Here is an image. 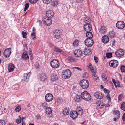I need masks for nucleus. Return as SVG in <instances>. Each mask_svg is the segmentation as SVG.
<instances>
[{"instance_id": "4", "label": "nucleus", "mask_w": 125, "mask_h": 125, "mask_svg": "<svg viewBox=\"0 0 125 125\" xmlns=\"http://www.w3.org/2000/svg\"><path fill=\"white\" fill-rule=\"evenodd\" d=\"M50 65L52 68H57L59 67L60 65L59 61L57 60L53 59L51 61Z\"/></svg>"}, {"instance_id": "2", "label": "nucleus", "mask_w": 125, "mask_h": 125, "mask_svg": "<svg viewBox=\"0 0 125 125\" xmlns=\"http://www.w3.org/2000/svg\"><path fill=\"white\" fill-rule=\"evenodd\" d=\"M81 96L82 99L85 100H89L91 99L90 95L87 91H84L81 94Z\"/></svg>"}, {"instance_id": "50", "label": "nucleus", "mask_w": 125, "mask_h": 125, "mask_svg": "<svg viewBox=\"0 0 125 125\" xmlns=\"http://www.w3.org/2000/svg\"><path fill=\"white\" fill-rule=\"evenodd\" d=\"M121 70L122 72H125V66L123 65L121 68Z\"/></svg>"}, {"instance_id": "33", "label": "nucleus", "mask_w": 125, "mask_h": 125, "mask_svg": "<svg viewBox=\"0 0 125 125\" xmlns=\"http://www.w3.org/2000/svg\"><path fill=\"white\" fill-rule=\"evenodd\" d=\"M101 77L103 81L106 82L107 81L106 76L104 73H103L102 74Z\"/></svg>"}, {"instance_id": "64", "label": "nucleus", "mask_w": 125, "mask_h": 125, "mask_svg": "<svg viewBox=\"0 0 125 125\" xmlns=\"http://www.w3.org/2000/svg\"><path fill=\"white\" fill-rule=\"evenodd\" d=\"M112 44L113 45H115V40H113L112 41Z\"/></svg>"}, {"instance_id": "38", "label": "nucleus", "mask_w": 125, "mask_h": 125, "mask_svg": "<svg viewBox=\"0 0 125 125\" xmlns=\"http://www.w3.org/2000/svg\"><path fill=\"white\" fill-rule=\"evenodd\" d=\"M96 73H94L93 74V78L95 80H96L97 81H99V78L98 77V76L95 74Z\"/></svg>"}, {"instance_id": "45", "label": "nucleus", "mask_w": 125, "mask_h": 125, "mask_svg": "<svg viewBox=\"0 0 125 125\" xmlns=\"http://www.w3.org/2000/svg\"><path fill=\"white\" fill-rule=\"evenodd\" d=\"M44 3L46 4L49 3L51 2L52 0H42Z\"/></svg>"}, {"instance_id": "55", "label": "nucleus", "mask_w": 125, "mask_h": 125, "mask_svg": "<svg viewBox=\"0 0 125 125\" xmlns=\"http://www.w3.org/2000/svg\"><path fill=\"white\" fill-rule=\"evenodd\" d=\"M112 81L113 82V83H114L115 86L116 87H117V86L116 84V82L115 81V79H112Z\"/></svg>"}, {"instance_id": "59", "label": "nucleus", "mask_w": 125, "mask_h": 125, "mask_svg": "<svg viewBox=\"0 0 125 125\" xmlns=\"http://www.w3.org/2000/svg\"><path fill=\"white\" fill-rule=\"evenodd\" d=\"M25 120V119L24 117H23L22 120V125H25V123L24 122V120Z\"/></svg>"}, {"instance_id": "34", "label": "nucleus", "mask_w": 125, "mask_h": 125, "mask_svg": "<svg viewBox=\"0 0 125 125\" xmlns=\"http://www.w3.org/2000/svg\"><path fill=\"white\" fill-rule=\"evenodd\" d=\"M68 60L69 61L72 62H74L76 61V59L72 56H69L68 58Z\"/></svg>"}, {"instance_id": "23", "label": "nucleus", "mask_w": 125, "mask_h": 125, "mask_svg": "<svg viewBox=\"0 0 125 125\" xmlns=\"http://www.w3.org/2000/svg\"><path fill=\"white\" fill-rule=\"evenodd\" d=\"M76 111L78 113V115H81L83 114V109L80 107H77Z\"/></svg>"}, {"instance_id": "16", "label": "nucleus", "mask_w": 125, "mask_h": 125, "mask_svg": "<svg viewBox=\"0 0 125 125\" xmlns=\"http://www.w3.org/2000/svg\"><path fill=\"white\" fill-rule=\"evenodd\" d=\"M70 116L73 119L76 118L78 115V113L75 111H72L70 113Z\"/></svg>"}, {"instance_id": "22", "label": "nucleus", "mask_w": 125, "mask_h": 125, "mask_svg": "<svg viewBox=\"0 0 125 125\" xmlns=\"http://www.w3.org/2000/svg\"><path fill=\"white\" fill-rule=\"evenodd\" d=\"M108 36L110 38H113L116 37L115 32L113 31H110L108 34Z\"/></svg>"}, {"instance_id": "53", "label": "nucleus", "mask_w": 125, "mask_h": 125, "mask_svg": "<svg viewBox=\"0 0 125 125\" xmlns=\"http://www.w3.org/2000/svg\"><path fill=\"white\" fill-rule=\"evenodd\" d=\"M22 35H23V37L24 38H26V36L27 35V33L26 32H24L23 31L22 32Z\"/></svg>"}, {"instance_id": "10", "label": "nucleus", "mask_w": 125, "mask_h": 125, "mask_svg": "<svg viewBox=\"0 0 125 125\" xmlns=\"http://www.w3.org/2000/svg\"><path fill=\"white\" fill-rule=\"evenodd\" d=\"M104 94L99 92H96L94 93V96L97 99H101L104 96Z\"/></svg>"}, {"instance_id": "51", "label": "nucleus", "mask_w": 125, "mask_h": 125, "mask_svg": "<svg viewBox=\"0 0 125 125\" xmlns=\"http://www.w3.org/2000/svg\"><path fill=\"white\" fill-rule=\"evenodd\" d=\"M5 121L4 120H0V125H5Z\"/></svg>"}, {"instance_id": "52", "label": "nucleus", "mask_w": 125, "mask_h": 125, "mask_svg": "<svg viewBox=\"0 0 125 125\" xmlns=\"http://www.w3.org/2000/svg\"><path fill=\"white\" fill-rule=\"evenodd\" d=\"M31 36L32 38L33 39H35L36 37L35 33V32H33L31 34Z\"/></svg>"}, {"instance_id": "27", "label": "nucleus", "mask_w": 125, "mask_h": 125, "mask_svg": "<svg viewBox=\"0 0 125 125\" xmlns=\"http://www.w3.org/2000/svg\"><path fill=\"white\" fill-rule=\"evenodd\" d=\"M45 109V113L48 114H51L52 112V109L50 107H48Z\"/></svg>"}, {"instance_id": "28", "label": "nucleus", "mask_w": 125, "mask_h": 125, "mask_svg": "<svg viewBox=\"0 0 125 125\" xmlns=\"http://www.w3.org/2000/svg\"><path fill=\"white\" fill-rule=\"evenodd\" d=\"M82 98L81 96L76 95L74 98V100L75 101L77 102H79L81 100Z\"/></svg>"}, {"instance_id": "35", "label": "nucleus", "mask_w": 125, "mask_h": 125, "mask_svg": "<svg viewBox=\"0 0 125 125\" xmlns=\"http://www.w3.org/2000/svg\"><path fill=\"white\" fill-rule=\"evenodd\" d=\"M79 41L78 40H75L73 43V45L74 47H76L79 44Z\"/></svg>"}, {"instance_id": "19", "label": "nucleus", "mask_w": 125, "mask_h": 125, "mask_svg": "<svg viewBox=\"0 0 125 125\" xmlns=\"http://www.w3.org/2000/svg\"><path fill=\"white\" fill-rule=\"evenodd\" d=\"M46 16L47 17L46 18H50L54 16L53 12L51 10L47 11L46 13Z\"/></svg>"}, {"instance_id": "20", "label": "nucleus", "mask_w": 125, "mask_h": 125, "mask_svg": "<svg viewBox=\"0 0 125 125\" xmlns=\"http://www.w3.org/2000/svg\"><path fill=\"white\" fill-rule=\"evenodd\" d=\"M15 66L14 64L12 63L10 64L8 66V69L10 72L13 71L15 68Z\"/></svg>"}, {"instance_id": "40", "label": "nucleus", "mask_w": 125, "mask_h": 125, "mask_svg": "<svg viewBox=\"0 0 125 125\" xmlns=\"http://www.w3.org/2000/svg\"><path fill=\"white\" fill-rule=\"evenodd\" d=\"M121 108L123 110L125 111V102H123L122 103Z\"/></svg>"}, {"instance_id": "24", "label": "nucleus", "mask_w": 125, "mask_h": 125, "mask_svg": "<svg viewBox=\"0 0 125 125\" xmlns=\"http://www.w3.org/2000/svg\"><path fill=\"white\" fill-rule=\"evenodd\" d=\"M47 103L45 102L42 103L40 105V107L41 108L43 109H45L48 107Z\"/></svg>"}, {"instance_id": "43", "label": "nucleus", "mask_w": 125, "mask_h": 125, "mask_svg": "<svg viewBox=\"0 0 125 125\" xmlns=\"http://www.w3.org/2000/svg\"><path fill=\"white\" fill-rule=\"evenodd\" d=\"M116 84L117 86V87H120L122 88H124V86H123L120 84V83L118 82L116 83Z\"/></svg>"}, {"instance_id": "37", "label": "nucleus", "mask_w": 125, "mask_h": 125, "mask_svg": "<svg viewBox=\"0 0 125 125\" xmlns=\"http://www.w3.org/2000/svg\"><path fill=\"white\" fill-rule=\"evenodd\" d=\"M46 78V76L44 75H41L40 76V80L42 81H44Z\"/></svg>"}, {"instance_id": "1", "label": "nucleus", "mask_w": 125, "mask_h": 125, "mask_svg": "<svg viewBox=\"0 0 125 125\" xmlns=\"http://www.w3.org/2000/svg\"><path fill=\"white\" fill-rule=\"evenodd\" d=\"M79 83L81 86L84 89L87 88L89 85L88 81L85 79H83Z\"/></svg>"}, {"instance_id": "14", "label": "nucleus", "mask_w": 125, "mask_h": 125, "mask_svg": "<svg viewBox=\"0 0 125 125\" xmlns=\"http://www.w3.org/2000/svg\"><path fill=\"white\" fill-rule=\"evenodd\" d=\"M74 53L76 57H79L81 56L82 55L81 51L80 50H76L74 52Z\"/></svg>"}, {"instance_id": "18", "label": "nucleus", "mask_w": 125, "mask_h": 125, "mask_svg": "<svg viewBox=\"0 0 125 125\" xmlns=\"http://www.w3.org/2000/svg\"><path fill=\"white\" fill-rule=\"evenodd\" d=\"M59 77L58 73V72L54 73L52 77L51 80L53 81H54L57 80Z\"/></svg>"}, {"instance_id": "15", "label": "nucleus", "mask_w": 125, "mask_h": 125, "mask_svg": "<svg viewBox=\"0 0 125 125\" xmlns=\"http://www.w3.org/2000/svg\"><path fill=\"white\" fill-rule=\"evenodd\" d=\"M84 28L86 31L89 32L91 31L92 28L91 25L89 23H88L85 25Z\"/></svg>"}, {"instance_id": "58", "label": "nucleus", "mask_w": 125, "mask_h": 125, "mask_svg": "<svg viewBox=\"0 0 125 125\" xmlns=\"http://www.w3.org/2000/svg\"><path fill=\"white\" fill-rule=\"evenodd\" d=\"M53 3H54L53 5L55 6H56L58 4V2L57 1H53Z\"/></svg>"}, {"instance_id": "42", "label": "nucleus", "mask_w": 125, "mask_h": 125, "mask_svg": "<svg viewBox=\"0 0 125 125\" xmlns=\"http://www.w3.org/2000/svg\"><path fill=\"white\" fill-rule=\"evenodd\" d=\"M19 116V118L17 119L16 120V121L17 123L19 124L21 123L22 118L20 116Z\"/></svg>"}, {"instance_id": "62", "label": "nucleus", "mask_w": 125, "mask_h": 125, "mask_svg": "<svg viewBox=\"0 0 125 125\" xmlns=\"http://www.w3.org/2000/svg\"><path fill=\"white\" fill-rule=\"evenodd\" d=\"M36 118L37 119H39L41 118V116L39 115H37L36 116Z\"/></svg>"}, {"instance_id": "26", "label": "nucleus", "mask_w": 125, "mask_h": 125, "mask_svg": "<svg viewBox=\"0 0 125 125\" xmlns=\"http://www.w3.org/2000/svg\"><path fill=\"white\" fill-rule=\"evenodd\" d=\"M22 58L25 60H27L29 58V56L26 52H24L23 53L22 55Z\"/></svg>"}, {"instance_id": "9", "label": "nucleus", "mask_w": 125, "mask_h": 125, "mask_svg": "<svg viewBox=\"0 0 125 125\" xmlns=\"http://www.w3.org/2000/svg\"><path fill=\"white\" fill-rule=\"evenodd\" d=\"M45 100L46 101L49 102L51 101L53 99V95L50 93H48L45 96Z\"/></svg>"}, {"instance_id": "8", "label": "nucleus", "mask_w": 125, "mask_h": 125, "mask_svg": "<svg viewBox=\"0 0 125 125\" xmlns=\"http://www.w3.org/2000/svg\"><path fill=\"white\" fill-rule=\"evenodd\" d=\"M109 65L111 67L115 68L118 66V61L116 60H111L109 62Z\"/></svg>"}, {"instance_id": "54", "label": "nucleus", "mask_w": 125, "mask_h": 125, "mask_svg": "<svg viewBox=\"0 0 125 125\" xmlns=\"http://www.w3.org/2000/svg\"><path fill=\"white\" fill-rule=\"evenodd\" d=\"M103 91L105 93H107V94H109L110 92V91L109 90L107 89L106 88H104L103 89Z\"/></svg>"}, {"instance_id": "29", "label": "nucleus", "mask_w": 125, "mask_h": 125, "mask_svg": "<svg viewBox=\"0 0 125 125\" xmlns=\"http://www.w3.org/2000/svg\"><path fill=\"white\" fill-rule=\"evenodd\" d=\"M115 113H116V114H117L118 115V116L116 118H114V121L116 122L117 121V120L118 119H119V118L120 117V112L117 110H116L115 111Z\"/></svg>"}, {"instance_id": "7", "label": "nucleus", "mask_w": 125, "mask_h": 125, "mask_svg": "<svg viewBox=\"0 0 125 125\" xmlns=\"http://www.w3.org/2000/svg\"><path fill=\"white\" fill-rule=\"evenodd\" d=\"M116 27L119 29H123L125 26L124 22L122 21H119L117 22L116 24Z\"/></svg>"}, {"instance_id": "56", "label": "nucleus", "mask_w": 125, "mask_h": 125, "mask_svg": "<svg viewBox=\"0 0 125 125\" xmlns=\"http://www.w3.org/2000/svg\"><path fill=\"white\" fill-rule=\"evenodd\" d=\"M94 59L95 61V62L96 63H97L98 61V58L97 57L94 56Z\"/></svg>"}, {"instance_id": "3", "label": "nucleus", "mask_w": 125, "mask_h": 125, "mask_svg": "<svg viewBox=\"0 0 125 125\" xmlns=\"http://www.w3.org/2000/svg\"><path fill=\"white\" fill-rule=\"evenodd\" d=\"M62 73V77L64 79L69 78L71 76V72L69 69L63 71Z\"/></svg>"}, {"instance_id": "63", "label": "nucleus", "mask_w": 125, "mask_h": 125, "mask_svg": "<svg viewBox=\"0 0 125 125\" xmlns=\"http://www.w3.org/2000/svg\"><path fill=\"white\" fill-rule=\"evenodd\" d=\"M99 106H102L104 105V104L102 102H100L99 104Z\"/></svg>"}, {"instance_id": "6", "label": "nucleus", "mask_w": 125, "mask_h": 125, "mask_svg": "<svg viewBox=\"0 0 125 125\" xmlns=\"http://www.w3.org/2000/svg\"><path fill=\"white\" fill-rule=\"evenodd\" d=\"M85 45L88 47H91L93 44V41L92 39H86L84 41Z\"/></svg>"}, {"instance_id": "32", "label": "nucleus", "mask_w": 125, "mask_h": 125, "mask_svg": "<svg viewBox=\"0 0 125 125\" xmlns=\"http://www.w3.org/2000/svg\"><path fill=\"white\" fill-rule=\"evenodd\" d=\"M63 113L64 115H68L69 114V109L67 108H65L63 111Z\"/></svg>"}, {"instance_id": "41", "label": "nucleus", "mask_w": 125, "mask_h": 125, "mask_svg": "<svg viewBox=\"0 0 125 125\" xmlns=\"http://www.w3.org/2000/svg\"><path fill=\"white\" fill-rule=\"evenodd\" d=\"M29 7V3H26L25 5V7L24 9V11H26V10H28Z\"/></svg>"}, {"instance_id": "12", "label": "nucleus", "mask_w": 125, "mask_h": 125, "mask_svg": "<svg viewBox=\"0 0 125 125\" xmlns=\"http://www.w3.org/2000/svg\"><path fill=\"white\" fill-rule=\"evenodd\" d=\"M124 52L123 50L121 49H119L115 53L116 55L118 57H121L124 54Z\"/></svg>"}, {"instance_id": "57", "label": "nucleus", "mask_w": 125, "mask_h": 125, "mask_svg": "<svg viewBox=\"0 0 125 125\" xmlns=\"http://www.w3.org/2000/svg\"><path fill=\"white\" fill-rule=\"evenodd\" d=\"M122 119L123 121H125V113L123 114L122 117Z\"/></svg>"}, {"instance_id": "30", "label": "nucleus", "mask_w": 125, "mask_h": 125, "mask_svg": "<svg viewBox=\"0 0 125 125\" xmlns=\"http://www.w3.org/2000/svg\"><path fill=\"white\" fill-rule=\"evenodd\" d=\"M54 49L57 52H59L62 54H63L64 53V51L61 50L58 47H54Z\"/></svg>"}, {"instance_id": "25", "label": "nucleus", "mask_w": 125, "mask_h": 125, "mask_svg": "<svg viewBox=\"0 0 125 125\" xmlns=\"http://www.w3.org/2000/svg\"><path fill=\"white\" fill-rule=\"evenodd\" d=\"M84 54L85 55H89L91 53V50L87 48H85L84 51Z\"/></svg>"}, {"instance_id": "5", "label": "nucleus", "mask_w": 125, "mask_h": 125, "mask_svg": "<svg viewBox=\"0 0 125 125\" xmlns=\"http://www.w3.org/2000/svg\"><path fill=\"white\" fill-rule=\"evenodd\" d=\"M11 53V48H7L5 49L3 53V55L5 57H8Z\"/></svg>"}, {"instance_id": "31", "label": "nucleus", "mask_w": 125, "mask_h": 125, "mask_svg": "<svg viewBox=\"0 0 125 125\" xmlns=\"http://www.w3.org/2000/svg\"><path fill=\"white\" fill-rule=\"evenodd\" d=\"M86 36L88 38L87 39H92L91 38L92 37L93 35L92 33L89 32H87L86 33Z\"/></svg>"}, {"instance_id": "44", "label": "nucleus", "mask_w": 125, "mask_h": 125, "mask_svg": "<svg viewBox=\"0 0 125 125\" xmlns=\"http://www.w3.org/2000/svg\"><path fill=\"white\" fill-rule=\"evenodd\" d=\"M107 99L108 100V102H110L111 101V98L110 97V95L109 94H107L106 96Z\"/></svg>"}, {"instance_id": "17", "label": "nucleus", "mask_w": 125, "mask_h": 125, "mask_svg": "<svg viewBox=\"0 0 125 125\" xmlns=\"http://www.w3.org/2000/svg\"><path fill=\"white\" fill-rule=\"evenodd\" d=\"M109 37L106 35H104L102 38V42L104 43H107L109 41Z\"/></svg>"}, {"instance_id": "21", "label": "nucleus", "mask_w": 125, "mask_h": 125, "mask_svg": "<svg viewBox=\"0 0 125 125\" xmlns=\"http://www.w3.org/2000/svg\"><path fill=\"white\" fill-rule=\"evenodd\" d=\"M100 31L102 33L105 34L107 31V29L105 26H102L100 28Z\"/></svg>"}, {"instance_id": "49", "label": "nucleus", "mask_w": 125, "mask_h": 125, "mask_svg": "<svg viewBox=\"0 0 125 125\" xmlns=\"http://www.w3.org/2000/svg\"><path fill=\"white\" fill-rule=\"evenodd\" d=\"M84 18H85L86 19L85 20V21L86 22H90L91 21V19L90 18H89L87 17H85Z\"/></svg>"}, {"instance_id": "13", "label": "nucleus", "mask_w": 125, "mask_h": 125, "mask_svg": "<svg viewBox=\"0 0 125 125\" xmlns=\"http://www.w3.org/2000/svg\"><path fill=\"white\" fill-rule=\"evenodd\" d=\"M61 32L60 31L58 30H55L53 33V35L54 37L56 39H59L60 37Z\"/></svg>"}, {"instance_id": "48", "label": "nucleus", "mask_w": 125, "mask_h": 125, "mask_svg": "<svg viewBox=\"0 0 125 125\" xmlns=\"http://www.w3.org/2000/svg\"><path fill=\"white\" fill-rule=\"evenodd\" d=\"M112 54L111 53H108L106 54V56L107 58H109L112 56Z\"/></svg>"}, {"instance_id": "39", "label": "nucleus", "mask_w": 125, "mask_h": 125, "mask_svg": "<svg viewBox=\"0 0 125 125\" xmlns=\"http://www.w3.org/2000/svg\"><path fill=\"white\" fill-rule=\"evenodd\" d=\"M30 73H28L27 74V73H26L25 75H24L23 76V80H24V81H27V76L28 75H29V76L30 75Z\"/></svg>"}, {"instance_id": "47", "label": "nucleus", "mask_w": 125, "mask_h": 125, "mask_svg": "<svg viewBox=\"0 0 125 125\" xmlns=\"http://www.w3.org/2000/svg\"><path fill=\"white\" fill-rule=\"evenodd\" d=\"M21 107L20 106H17L15 108V110L16 112H19L21 110Z\"/></svg>"}, {"instance_id": "11", "label": "nucleus", "mask_w": 125, "mask_h": 125, "mask_svg": "<svg viewBox=\"0 0 125 125\" xmlns=\"http://www.w3.org/2000/svg\"><path fill=\"white\" fill-rule=\"evenodd\" d=\"M43 21L44 23L47 26L50 25L52 23V21L51 20L48 18H43Z\"/></svg>"}, {"instance_id": "61", "label": "nucleus", "mask_w": 125, "mask_h": 125, "mask_svg": "<svg viewBox=\"0 0 125 125\" xmlns=\"http://www.w3.org/2000/svg\"><path fill=\"white\" fill-rule=\"evenodd\" d=\"M122 95L121 94L119 96V100L120 101H121L122 100Z\"/></svg>"}, {"instance_id": "46", "label": "nucleus", "mask_w": 125, "mask_h": 125, "mask_svg": "<svg viewBox=\"0 0 125 125\" xmlns=\"http://www.w3.org/2000/svg\"><path fill=\"white\" fill-rule=\"evenodd\" d=\"M29 0L31 4H33L36 3L38 0Z\"/></svg>"}, {"instance_id": "60", "label": "nucleus", "mask_w": 125, "mask_h": 125, "mask_svg": "<svg viewBox=\"0 0 125 125\" xmlns=\"http://www.w3.org/2000/svg\"><path fill=\"white\" fill-rule=\"evenodd\" d=\"M57 101L58 102L60 103H61L63 101V100L62 99H60L59 98H58L57 99Z\"/></svg>"}, {"instance_id": "36", "label": "nucleus", "mask_w": 125, "mask_h": 125, "mask_svg": "<svg viewBox=\"0 0 125 125\" xmlns=\"http://www.w3.org/2000/svg\"><path fill=\"white\" fill-rule=\"evenodd\" d=\"M89 68L93 73H96V71L95 70H94L91 63L90 64Z\"/></svg>"}]
</instances>
